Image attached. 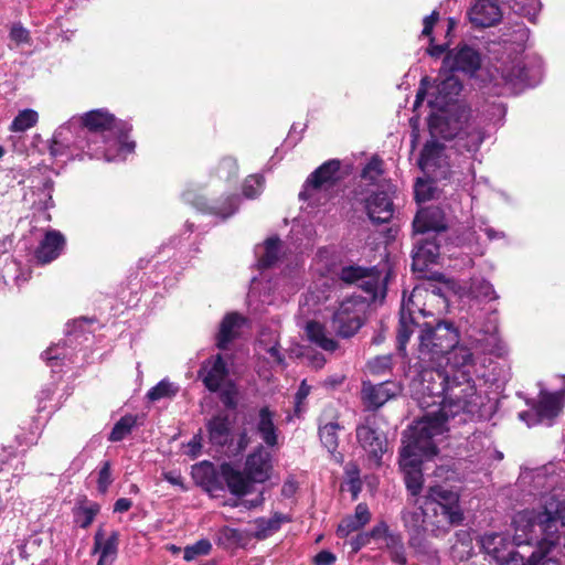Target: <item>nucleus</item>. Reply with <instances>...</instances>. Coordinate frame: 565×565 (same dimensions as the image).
<instances>
[{
  "label": "nucleus",
  "mask_w": 565,
  "mask_h": 565,
  "mask_svg": "<svg viewBox=\"0 0 565 565\" xmlns=\"http://www.w3.org/2000/svg\"><path fill=\"white\" fill-rule=\"evenodd\" d=\"M131 130L130 122L116 118L108 109H92L55 129L49 153L62 162L85 158L122 161L136 148L135 141L127 140Z\"/></svg>",
  "instance_id": "f257e3e1"
},
{
  "label": "nucleus",
  "mask_w": 565,
  "mask_h": 565,
  "mask_svg": "<svg viewBox=\"0 0 565 565\" xmlns=\"http://www.w3.org/2000/svg\"><path fill=\"white\" fill-rule=\"evenodd\" d=\"M414 302L408 299L403 300L398 311V324L396 329V351L403 359L407 356L406 347L411 337L417 332V352L423 361L435 362L454 354V364L462 361L461 350H468L459 347L460 331L457 324L447 319L435 318L425 309L415 310Z\"/></svg>",
  "instance_id": "f03ea898"
},
{
  "label": "nucleus",
  "mask_w": 565,
  "mask_h": 565,
  "mask_svg": "<svg viewBox=\"0 0 565 565\" xmlns=\"http://www.w3.org/2000/svg\"><path fill=\"white\" fill-rule=\"evenodd\" d=\"M427 118L430 137L455 141L459 151L476 153L484 141V132L473 118L468 102H455L449 106L430 107Z\"/></svg>",
  "instance_id": "7ed1b4c3"
},
{
  "label": "nucleus",
  "mask_w": 565,
  "mask_h": 565,
  "mask_svg": "<svg viewBox=\"0 0 565 565\" xmlns=\"http://www.w3.org/2000/svg\"><path fill=\"white\" fill-rule=\"evenodd\" d=\"M518 537L522 542L539 543L545 551H552L565 536V499L546 502L540 509L525 510L513 519Z\"/></svg>",
  "instance_id": "20e7f679"
},
{
  "label": "nucleus",
  "mask_w": 565,
  "mask_h": 565,
  "mask_svg": "<svg viewBox=\"0 0 565 565\" xmlns=\"http://www.w3.org/2000/svg\"><path fill=\"white\" fill-rule=\"evenodd\" d=\"M462 361L454 364L450 371L441 369H425L422 371V392L424 396L438 402H457L481 397L477 393L475 381L469 367L472 363V353L461 350Z\"/></svg>",
  "instance_id": "39448f33"
},
{
  "label": "nucleus",
  "mask_w": 565,
  "mask_h": 565,
  "mask_svg": "<svg viewBox=\"0 0 565 565\" xmlns=\"http://www.w3.org/2000/svg\"><path fill=\"white\" fill-rule=\"evenodd\" d=\"M431 404H439V409L427 413L420 427L416 428L433 439L444 431H448L459 425L476 422L482 417V397H472V399L457 402H437L434 399Z\"/></svg>",
  "instance_id": "423d86ee"
},
{
  "label": "nucleus",
  "mask_w": 565,
  "mask_h": 565,
  "mask_svg": "<svg viewBox=\"0 0 565 565\" xmlns=\"http://www.w3.org/2000/svg\"><path fill=\"white\" fill-rule=\"evenodd\" d=\"M281 241L278 236L268 237L264 243V254L257 259L256 267L262 279H266L264 290L267 294H290L298 290V268L288 266L279 277L267 278L265 271L271 268L279 259Z\"/></svg>",
  "instance_id": "0eeeda50"
},
{
  "label": "nucleus",
  "mask_w": 565,
  "mask_h": 565,
  "mask_svg": "<svg viewBox=\"0 0 565 565\" xmlns=\"http://www.w3.org/2000/svg\"><path fill=\"white\" fill-rule=\"evenodd\" d=\"M395 193L396 186L391 182L385 186L377 185L374 190L359 184L353 190L354 199L363 204L369 220L375 225L390 223L393 218L395 212L393 195Z\"/></svg>",
  "instance_id": "6e6552de"
},
{
  "label": "nucleus",
  "mask_w": 565,
  "mask_h": 565,
  "mask_svg": "<svg viewBox=\"0 0 565 565\" xmlns=\"http://www.w3.org/2000/svg\"><path fill=\"white\" fill-rule=\"evenodd\" d=\"M501 78L507 89L518 95L526 88L537 86L543 77L542 60L537 56H522L501 66Z\"/></svg>",
  "instance_id": "1a4fd4ad"
},
{
  "label": "nucleus",
  "mask_w": 565,
  "mask_h": 565,
  "mask_svg": "<svg viewBox=\"0 0 565 565\" xmlns=\"http://www.w3.org/2000/svg\"><path fill=\"white\" fill-rule=\"evenodd\" d=\"M366 300L362 296L344 299L333 312L330 328L342 339H350L365 322Z\"/></svg>",
  "instance_id": "9d476101"
},
{
  "label": "nucleus",
  "mask_w": 565,
  "mask_h": 565,
  "mask_svg": "<svg viewBox=\"0 0 565 565\" xmlns=\"http://www.w3.org/2000/svg\"><path fill=\"white\" fill-rule=\"evenodd\" d=\"M340 169L341 161L339 159H329L320 164L306 179L298 195L299 200L315 205L317 191L322 188L332 189L342 180Z\"/></svg>",
  "instance_id": "9b49d317"
},
{
  "label": "nucleus",
  "mask_w": 565,
  "mask_h": 565,
  "mask_svg": "<svg viewBox=\"0 0 565 565\" xmlns=\"http://www.w3.org/2000/svg\"><path fill=\"white\" fill-rule=\"evenodd\" d=\"M355 436L367 459L380 466L383 455L387 451L388 440L386 434L377 426L376 419L369 416L358 424Z\"/></svg>",
  "instance_id": "f8f14e48"
},
{
  "label": "nucleus",
  "mask_w": 565,
  "mask_h": 565,
  "mask_svg": "<svg viewBox=\"0 0 565 565\" xmlns=\"http://www.w3.org/2000/svg\"><path fill=\"white\" fill-rule=\"evenodd\" d=\"M181 196L186 204L192 205L202 213L211 214L221 221H225L236 214L241 204V196L238 194L226 195L211 204L204 196L191 189L184 190Z\"/></svg>",
  "instance_id": "ddd939ff"
},
{
  "label": "nucleus",
  "mask_w": 565,
  "mask_h": 565,
  "mask_svg": "<svg viewBox=\"0 0 565 565\" xmlns=\"http://www.w3.org/2000/svg\"><path fill=\"white\" fill-rule=\"evenodd\" d=\"M482 57L478 49L461 43L444 56L441 70L448 73L461 72L475 77L481 68Z\"/></svg>",
  "instance_id": "4468645a"
},
{
  "label": "nucleus",
  "mask_w": 565,
  "mask_h": 565,
  "mask_svg": "<svg viewBox=\"0 0 565 565\" xmlns=\"http://www.w3.org/2000/svg\"><path fill=\"white\" fill-rule=\"evenodd\" d=\"M401 519L404 527L408 533V545L417 554H428L429 544L426 540L425 523L430 519L427 511L424 509V503L415 510H403Z\"/></svg>",
  "instance_id": "2eb2a0df"
},
{
  "label": "nucleus",
  "mask_w": 565,
  "mask_h": 565,
  "mask_svg": "<svg viewBox=\"0 0 565 565\" xmlns=\"http://www.w3.org/2000/svg\"><path fill=\"white\" fill-rule=\"evenodd\" d=\"M438 447L434 439L417 428H414L407 440L403 441L399 450V461H408L412 466L424 463L425 460L433 459L438 455Z\"/></svg>",
  "instance_id": "dca6fc26"
},
{
  "label": "nucleus",
  "mask_w": 565,
  "mask_h": 565,
  "mask_svg": "<svg viewBox=\"0 0 565 565\" xmlns=\"http://www.w3.org/2000/svg\"><path fill=\"white\" fill-rule=\"evenodd\" d=\"M412 225L414 234L422 236L437 235V238H441L448 231L446 213L438 205H429L419 210Z\"/></svg>",
  "instance_id": "f3484780"
},
{
  "label": "nucleus",
  "mask_w": 565,
  "mask_h": 565,
  "mask_svg": "<svg viewBox=\"0 0 565 565\" xmlns=\"http://www.w3.org/2000/svg\"><path fill=\"white\" fill-rule=\"evenodd\" d=\"M440 248L441 238H437V235L416 238L412 250V270L424 274L430 265L437 264Z\"/></svg>",
  "instance_id": "a211bd4d"
},
{
  "label": "nucleus",
  "mask_w": 565,
  "mask_h": 565,
  "mask_svg": "<svg viewBox=\"0 0 565 565\" xmlns=\"http://www.w3.org/2000/svg\"><path fill=\"white\" fill-rule=\"evenodd\" d=\"M205 429L209 444L216 449L228 447L233 441V420L224 411L206 419Z\"/></svg>",
  "instance_id": "6ab92c4d"
},
{
  "label": "nucleus",
  "mask_w": 565,
  "mask_h": 565,
  "mask_svg": "<svg viewBox=\"0 0 565 565\" xmlns=\"http://www.w3.org/2000/svg\"><path fill=\"white\" fill-rule=\"evenodd\" d=\"M480 546L486 559L503 565L516 551L513 543L502 533H486L480 537Z\"/></svg>",
  "instance_id": "aec40b11"
},
{
  "label": "nucleus",
  "mask_w": 565,
  "mask_h": 565,
  "mask_svg": "<svg viewBox=\"0 0 565 565\" xmlns=\"http://www.w3.org/2000/svg\"><path fill=\"white\" fill-rule=\"evenodd\" d=\"M191 476L195 484L209 493L224 491L221 466L217 468L210 460H202L191 468Z\"/></svg>",
  "instance_id": "412c9836"
},
{
  "label": "nucleus",
  "mask_w": 565,
  "mask_h": 565,
  "mask_svg": "<svg viewBox=\"0 0 565 565\" xmlns=\"http://www.w3.org/2000/svg\"><path fill=\"white\" fill-rule=\"evenodd\" d=\"M228 374L230 370L227 363L220 353L205 360L198 372V375L202 379L205 388L212 393L220 391Z\"/></svg>",
  "instance_id": "4be33fe9"
},
{
  "label": "nucleus",
  "mask_w": 565,
  "mask_h": 565,
  "mask_svg": "<svg viewBox=\"0 0 565 565\" xmlns=\"http://www.w3.org/2000/svg\"><path fill=\"white\" fill-rule=\"evenodd\" d=\"M469 21L476 28L494 26L502 20L498 0H477L468 11Z\"/></svg>",
  "instance_id": "5701e85b"
},
{
  "label": "nucleus",
  "mask_w": 565,
  "mask_h": 565,
  "mask_svg": "<svg viewBox=\"0 0 565 565\" xmlns=\"http://www.w3.org/2000/svg\"><path fill=\"white\" fill-rule=\"evenodd\" d=\"M463 84L455 73H449L436 86V93L431 99L428 100L429 107L449 106L455 102H467L460 98Z\"/></svg>",
  "instance_id": "b1692460"
},
{
  "label": "nucleus",
  "mask_w": 565,
  "mask_h": 565,
  "mask_svg": "<svg viewBox=\"0 0 565 565\" xmlns=\"http://www.w3.org/2000/svg\"><path fill=\"white\" fill-rule=\"evenodd\" d=\"M270 454L258 445L247 457L244 471L255 483H264L270 478Z\"/></svg>",
  "instance_id": "393cba45"
},
{
  "label": "nucleus",
  "mask_w": 565,
  "mask_h": 565,
  "mask_svg": "<svg viewBox=\"0 0 565 565\" xmlns=\"http://www.w3.org/2000/svg\"><path fill=\"white\" fill-rule=\"evenodd\" d=\"M424 509L428 512L431 521L437 527L445 525L457 526L465 520L460 505L443 504L438 502L424 501Z\"/></svg>",
  "instance_id": "a878e982"
},
{
  "label": "nucleus",
  "mask_w": 565,
  "mask_h": 565,
  "mask_svg": "<svg viewBox=\"0 0 565 565\" xmlns=\"http://www.w3.org/2000/svg\"><path fill=\"white\" fill-rule=\"evenodd\" d=\"M54 181L49 178H40L38 181H33L32 185V209L34 213H39L44 221H50L51 215L47 212L54 207L53 201Z\"/></svg>",
  "instance_id": "bb28decb"
},
{
  "label": "nucleus",
  "mask_w": 565,
  "mask_h": 565,
  "mask_svg": "<svg viewBox=\"0 0 565 565\" xmlns=\"http://www.w3.org/2000/svg\"><path fill=\"white\" fill-rule=\"evenodd\" d=\"M221 470L223 484L234 497L243 498L254 490L255 482L244 470L239 471L231 462L221 463Z\"/></svg>",
  "instance_id": "cd10ccee"
},
{
  "label": "nucleus",
  "mask_w": 565,
  "mask_h": 565,
  "mask_svg": "<svg viewBox=\"0 0 565 565\" xmlns=\"http://www.w3.org/2000/svg\"><path fill=\"white\" fill-rule=\"evenodd\" d=\"M65 246L64 235L56 230H50L34 250L38 264L44 265L56 259Z\"/></svg>",
  "instance_id": "c85d7f7f"
},
{
  "label": "nucleus",
  "mask_w": 565,
  "mask_h": 565,
  "mask_svg": "<svg viewBox=\"0 0 565 565\" xmlns=\"http://www.w3.org/2000/svg\"><path fill=\"white\" fill-rule=\"evenodd\" d=\"M401 392L399 385L395 382L385 381L377 385L363 384L362 393L369 408L379 409L388 399L397 396Z\"/></svg>",
  "instance_id": "c756f323"
},
{
  "label": "nucleus",
  "mask_w": 565,
  "mask_h": 565,
  "mask_svg": "<svg viewBox=\"0 0 565 565\" xmlns=\"http://www.w3.org/2000/svg\"><path fill=\"white\" fill-rule=\"evenodd\" d=\"M445 149L446 147L441 142V138L430 137L420 150L417 162L419 169L424 173H429L435 171L437 168H440Z\"/></svg>",
  "instance_id": "7c9ffc66"
},
{
  "label": "nucleus",
  "mask_w": 565,
  "mask_h": 565,
  "mask_svg": "<svg viewBox=\"0 0 565 565\" xmlns=\"http://www.w3.org/2000/svg\"><path fill=\"white\" fill-rule=\"evenodd\" d=\"M81 322L75 321L74 328L72 330H66V339L62 342L51 345L47 348L42 354L41 358L46 362L51 367L60 366L63 364V361L70 358V354L66 352V347H72L73 339H77L78 332H83L77 328H81Z\"/></svg>",
  "instance_id": "2f4dec72"
},
{
  "label": "nucleus",
  "mask_w": 565,
  "mask_h": 565,
  "mask_svg": "<svg viewBox=\"0 0 565 565\" xmlns=\"http://www.w3.org/2000/svg\"><path fill=\"white\" fill-rule=\"evenodd\" d=\"M530 402L536 407L547 426L552 425V420L559 414L562 407L559 394L556 392L541 391L539 401L525 398L526 405H530Z\"/></svg>",
  "instance_id": "473e14b6"
},
{
  "label": "nucleus",
  "mask_w": 565,
  "mask_h": 565,
  "mask_svg": "<svg viewBox=\"0 0 565 565\" xmlns=\"http://www.w3.org/2000/svg\"><path fill=\"white\" fill-rule=\"evenodd\" d=\"M274 417L275 413L268 406L259 408L256 433L269 448L278 445V428L274 423Z\"/></svg>",
  "instance_id": "72a5a7b5"
},
{
  "label": "nucleus",
  "mask_w": 565,
  "mask_h": 565,
  "mask_svg": "<svg viewBox=\"0 0 565 565\" xmlns=\"http://www.w3.org/2000/svg\"><path fill=\"white\" fill-rule=\"evenodd\" d=\"M371 520V512L366 503H359L355 507L354 514L348 515L341 520L337 527V535L341 539L359 531Z\"/></svg>",
  "instance_id": "f704fd0d"
},
{
  "label": "nucleus",
  "mask_w": 565,
  "mask_h": 565,
  "mask_svg": "<svg viewBox=\"0 0 565 565\" xmlns=\"http://www.w3.org/2000/svg\"><path fill=\"white\" fill-rule=\"evenodd\" d=\"M100 511V504L89 501L86 497L76 500L73 509V521L81 529H87Z\"/></svg>",
  "instance_id": "c9c22d12"
},
{
  "label": "nucleus",
  "mask_w": 565,
  "mask_h": 565,
  "mask_svg": "<svg viewBox=\"0 0 565 565\" xmlns=\"http://www.w3.org/2000/svg\"><path fill=\"white\" fill-rule=\"evenodd\" d=\"M245 319L237 312H230L224 316L220 323L216 335V347L220 350H226L228 344L235 339V330L244 323Z\"/></svg>",
  "instance_id": "e433bc0d"
},
{
  "label": "nucleus",
  "mask_w": 565,
  "mask_h": 565,
  "mask_svg": "<svg viewBox=\"0 0 565 565\" xmlns=\"http://www.w3.org/2000/svg\"><path fill=\"white\" fill-rule=\"evenodd\" d=\"M119 532L113 531L104 542V530L100 526L94 535V547L92 553H99V558L115 561L118 553Z\"/></svg>",
  "instance_id": "4c0bfd02"
},
{
  "label": "nucleus",
  "mask_w": 565,
  "mask_h": 565,
  "mask_svg": "<svg viewBox=\"0 0 565 565\" xmlns=\"http://www.w3.org/2000/svg\"><path fill=\"white\" fill-rule=\"evenodd\" d=\"M290 521L291 518L289 515L280 512H275L269 519L263 516L257 518L254 521L256 530L253 536L258 541L266 540L274 533L278 532L281 529L282 523H288Z\"/></svg>",
  "instance_id": "58836bf2"
},
{
  "label": "nucleus",
  "mask_w": 565,
  "mask_h": 565,
  "mask_svg": "<svg viewBox=\"0 0 565 565\" xmlns=\"http://www.w3.org/2000/svg\"><path fill=\"white\" fill-rule=\"evenodd\" d=\"M375 267L350 264L339 268L334 274L337 280L343 286H352L373 276Z\"/></svg>",
  "instance_id": "ea45409f"
},
{
  "label": "nucleus",
  "mask_w": 565,
  "mask_h": 565,
  "mask_svg": "<svg viewBox=\"0 0 565 565\" xmlns=\"http://www.w3.org/2000/svg\"><path fill=\"white\" fill-rule=\"evenodd\" d=\"M399 469L404 473V481L408 493L412 497H417L423 490L424 477L422 463L415 462L414 466L408 461H398Z\"/></svg>",
  "instance_id": "a19ab883"
},
{
  "label": "nucleus",
  "mask_w": 565,
  "mask_h": 565,
  "mask_svg": "<svg viewBox=\"0 0 565 565\" xmlns=\"http://www.w3.org/2000/svg\"><path fill=\"white\" fill-rule=\"evenodd\" d=\"M514 541L518 545L521 544H527V545H534L535 550L532 552V554L525 558L522 556L518 551L503 564V565H542L543 559H545L546 555L550 554L552 551H545L540 547L539 543L534 542H521L518 537V531H516V524H514Z\"/></svg>",
  "instance_id": "79ce46f5"
},
{
  "label": "nucleus",
  "mask_w": 565,
  "mask_h": 565,
  "mask_svg": "<svg viewBox=\"0 0 565 565\" xmlns=\"http://www.w3.org/2000/svg\"><path fill=\"white\" fill-rule=\"evenodd\" d=\"M465 294L468 298L479 301H491L499 298L493 285L483 277H472Z\"/></svg>",
  "instance_id": "37998d69"
},
{
  "label": "nucleus",
  "mask_w": 565,
  "mask_h": 565,
  "mask_svg": "<svg viewBox=\"0 0 565 565\" xmlns=\"http://www.w3.org/2000/svg\"><path fill=\"white\" fill-rule=\"evenodd\" d=\"M308 339L326 351L333 352L338 348V342L326 335L324 328L317 321H309L306 327Z\"/></svg>",
  "instance_id": "c03bdc74"
},
{
  "label": "nucleus",
  "mask_w": 565,
  "mask_h": 565,
  "mask_svg": "<svg viewBox=\"0 0 565 565\" xmlns=\"http://www.w3.org/2000/svg\"><path fill=\"white\" fill-rule=\"evenodd\" d=\"M137 415L126 414L118 422L115 423L111 431L108 435V440L118 443L124 440L137 426Z\"/></svg>",
  "instance_id": "a18cd8bd"
},
{
  "label": "nucleus",
  "mask_w": 565,
  "mask_h": 565,
  "mask_svg": "<svg viewBox=\"0 0 565 565\" xmlns=\"http://www.w3.org/2000/svg\"><path fill=\"white\" fill-rule=\"evenodd\" d=\"M424 501L460 505L459 494L439 484L433 486L428 489V492L425 495Z\"/></svg>",
  "instance_id": "49530a36"
},
{
  "label": "nucleus",
  "mask_w": 565,
  "mask_h": 565,
  "mask_svg": "<svg viewBox=\"0 0 565 565\" xmlns=\"http://www.w3.org/2000/svg\"><path fill=\"white\" fill-rule=\"evenodd\" d=\"M341 428L338 422H330L319 427V438L330 454H334L339 447L338 430Z\"/></svg>",
  "instance_id": "de8ad7c7"
},
{
  "label": "nucleus",
  "mask_w": 565,
  "mask_h": 565,
  "mask_svg": "<svg viewBox=\"0 0 565 565\" xmlns=\"http://www.w3.org/2000/svg\"><path fill=\"white\" fill-rule=\"evenodd\" d=\"M179 390L178 384L170 382L168 379H162L147 392L146 397L150 402H157L162 398H173L179 393Z\"/></svg>",
  "instance_id": "09e8293b"
},
{
  "label": "nucleus",
  "mask_w": 565,
  "mask_h": 565,
  "mask_svg": "<svg viewBox=\"0 0 565 565\" xmlns=\"http://www.w3.org/2000/svg\"><path fill=\"white\" fill-rule=\"evenodd\" d=\"M383 160L377 154H374L362 168L360 172V178L362 180L369 181V184L365 185L369 189V186L380 185L377 183V180L381 175H383Z\"/></svg>",
  "instance_id": "8fccbe9b"
},
{
  "label": "nucleus",
  "mask_w": 565,
  "mask_h": 565,
  "mask_svg": "<svg viewBox=\"0 0 565 565\" xmlns=\"http://www.w3.org/2000/svg\"><path fill=\"white\" fill-rule=\"evenodd\" d=\"M39 119V115L34 109L26 108L14 117L10 125V130L14 132H23L33 127Z\"/></svg>",
  "instance_id": "3c124183"
},
{
  "label": "nucleus",
  "mask_w": 565,
  "mask_h": 565,
  "mask_svg": "<svg viewBox=\"0 0 565 565\" xmlns=\"http://www.w3.org/2000/svg\"><path fill=\"white\" fill-rule=\"evenodd\" d=\"M218 398L225 409L227 411H236L238 407V390L236 384L233 381H228V383L222 388H220Z\"/></svg>",
  "instance_id": "603ef678"
},
{
  "label": "nucleus",
  "mask_w": 565,
  "mask_h": 565,
  "mask_svg": "<svg viewBox=\"0 0 565 565\" xmlns=\"http://www.w3.org/2000/svg\"><path fill=\"white\" fill-rule=\"evenodd\" d=\"M237 173L238 164L235 158L228 156L221 159L216 169L220 179L231 182L237 178Z\"/></svg>",
  "instance_id": "864d4df0"
},
{
  "label": "nucleus",
  "mask_w": 565,
  "mask_h": 565,
  "mask_svg": "<svg viewBox=\"0 0 565 565\" xmlns=\"http://www.w3.org/2000/svg\"><path fill=\"white\" fill-rule=\"evenodd\" d=\"M212 550V544L207 539H201L192 545H186L183 551V558L188 562L198 556L207 555Z\"/></svg>",
  "instance_id": "5fc2aeb1"
},
{
  "label": "nucleus",
  "mask_w": 565,
  "mask_h": 565,
  "mask_svg": "<svg viewBox=\"0 0 565 565\" xmlns=\"http://www.w3.org/2000/svg\"><path fill=\"white\" fill-rule=\"evenodd\" d=\"M541 7V2L536 0L535 2L531 3H518L515 2L513 6H510L511 10L527 18V20L532 23L536 22V18L539 14V10Z\"/></svg>",
  "instance_id": "6e6d98bb"
},
{
  "label": "nucleus",
  "mask_w": 565,
  "mask_h": 565,
  "mask_svg": "<svg viewBox=\"0 0 565 565\" xmlns=\"http://www.w3.org/2000/svg\"><path fill=\"white\" fill-rule=\"evenodd\" d=\"M527 477H530L533 482L534 491H530L532 494H541L548 491L552 487L551 484H547V475L543 468L532 471L530 475L525 476L524 479Z\"/></svg>",
  "instance_id": "4d7b16f0"
},
{
  "label": "nucleus",
  "mask_w": 565,
  "mask_h": 565,
  "mask_svg": "<svg viewBox=\"0 0 565 565\" xmlns=\"http://www.w3.org/2000/svg\"><path fill=\"white\" fill-rule=\"evenodd\" d=\"M264 178L262 175H249L243 183V194L246 199H255L260 194Z\"/></svg>",
  "instance_id": "13d9d810"
},
{
  "label": "nucleus",
  "mask_w": 565,
  "mask_h": 565,
  "mask_svg": "<svg viewBox=\"0 0 565 565\" xmlns=\"http://www.w3.org/2000/svg\"><path fill=\"white\" fill-rule=\"evenodd\" d=\"M113 482L111 478V463L109 460L102 462L98 471L97 489L100 493H105Z\"/></svg>",
  "instance_id": "bf43d9fd"
},
{
  "label": "nucleus",
  "mask_w": 565,
  "mask_h": 565,
  "mask_svg": "<svg viewBox=\"0 0 565 565\" xmlns=\"http://www.w3.org/2000/svg\"><path fill=\"white\" fill-rule=\"evenodd\" d=\"M393 354L377 355L369 362L370 370L373 374H381L392 369Z\"/></svg>",
  "instance_id": "052dcab7"
},
{
  "label": "nucleus",
  "mask_w": 565,
  "mask_h": 565,
  "mask_svg": "<svg viewBox=\"0 0 565 565\" xmlns=\"http://www.w3.org/2000/svg\"><path fill=\"white\" fill-rule=\"evenodd\" d=\"M527 406L530 407L529 409L522 411L518 414L520 420L525 423L527 427H534L536 425L546 424L544 419L541 417L536 407L533 405V403L530 402V405Z\"/></svg>",
  "instance_id": "680f3d73"
},
{
  "label": "nucleus",
  "mask_w": 565,
  "mask_h": 565,
  "mask_svg": "<svg viewBox=\"0 0 565 565\" xmlns=\"http://www.w3.org/2000/svg\"><path fill=\"white\" fill-rule=\"evenodd\" d=\"M486 114L489 119L494 120V125L501 126L507 115V107L502 103H492L486 108Z\"/></svg>",
  "instance_id": "e2e57ef3"
},
{
  "label": "nucleus",
  "mask_w": 565,
  "mask_h": 565,
  "mask_svg": "<svg viewBox=\"0 0 565 565\" xmlns=\"http://www.w3.org/2000/svg\"><path fill=\"white\" fill-rule=\"evenodd\" d=\"M220 540L230 544H241L244 535L241 530L230 526H223L220 531Z\"/></svg>",
  "instance_id": "0e129e2a"
},
{
  "label": "nucleus",
  "mask_w": 565,
  "mask_h": 565,
  "mask_svg": "<svg viewBox=\"0 0 565 565\" xmlns=\"http://www.w3.org/2000/svg\"><path fill=\"white\" fill-rule=\"evenodd\" d=\"M439 20V11L437 9L433 10L430 14L426 15L423 19V30L422 35L425 38L434 36L433 31L435 28V24Z\"/></svg>",
  "instance_id": "69168bd1"
},
{
  "label": "nucleus",
  "mask_w": 565,
  "mask_h": 565,
  "mask_svg": "<svg viewBox=\"0 0 565 565\" xmlns=\"http://www.w3.org/2000/svg\"><path fill=\"white\" fill-rule=\"evenodd\" d=\"M202 441H203L202 429H199V431L196 434H194L193 437L188 443V447H189L188 455L191 458L194 459L201 455Z\"/></svg>",
  "instance_id": "338daca9"
},
{
  "label": "nucleus",
  "mask_w": 565,
  "mask_h": 565,
  "mask_svg": "<svg viewBox=\"0 0 565 565\" xmlns=\"http://www.w3.org/2000/svg\"><path fill=\"white\" fill-rule=\"evenodd\" d=\"M428 40L429 46L427 47L426 52L429 56L439 58L441 55H446L448 51H450L449 43L436 44L434 36H429Z\"/></svg>",
  "instance_id": "774afa93"
}]
</instances>
